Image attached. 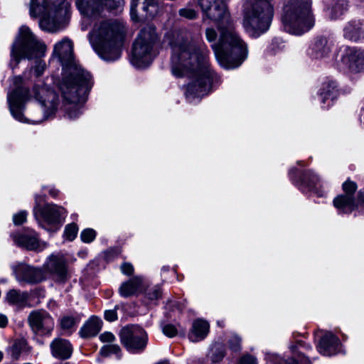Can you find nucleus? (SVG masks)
<instances>
[{
	"label": "nucleus",
	"instance_id": "f257e3e1",
	"mask_svg": "<svg viewBox=\"0 0 364 364\" xmlns=\"http://www.w3.org/2000/svg\"><path fill=\"white\" fill-rule=\"evenodd\" d=\"M165 38L171 50L173 75L192 79L186 91L187 100L192 102L207 95L220 78L211 69L209 50L201 35L196 30L181 28L168 32Z\"/></svg>",
	"mask_w": 364,
	"mask_h": 364
},
{
	"label": "nucleus",
	"instance_id": "f03ea898",
	"mask_svg": "<svg viewBox=\"0 0 364 364\" xmlns=\"http://www.w3.org/2000/svg\"><path fill=\"white\" fill-rule=\"evenodd\" d=\"M198 4L207 18L226 24L219 25V40L211 45L218 62L226 69L238 68L247 57V46L230 21L225 0H198Z\"/></svg>",
	"mask_w": 364,
	"mask_h": 364
},
{
	"label": "nucleus",
	"instance_id": "7ed1b4c3",
	"mask_svg": "<svg viewBox=\"0 0 364 364\" xmlns=\"http://www.w3.org/2000/svg\"><path fill=\"white\" fill-rule=\"evenodd\" d=\"M53 53L58 56L64 73L60 84L63 99L71 105L67 109L70 119H76L82 113V105L92 86L91 75L81 67L73 63V46L70 40L63 38L54 46Z\"/></svg>",
	"mask_w": 364,
	"mask_h": 364
},
{
	"label": "nucleus",
	"instance_id": "20e7f679",
	"mask_svg": "<svg viewBox=\"0 0 364 364\" xmlns=\"http://www.w3.org/2000/svg\"><path fill=\"white\" fill-rule=\"evenodd\" d=\"M15 89L8 93L7 100L11 115L21 122L40 123L53 114L57 109L58 97L57 94L46 85H36L33 87L32 93L34 99L41 105L42 117L28 119L24 117L23 111L25 103L30 99L29 91L23 87V77L16 76L13 79Z\"/></svg>",
	"mask_w": 364,
	"mask_h": 364
},
{
	"label": "nucleus",
	"instance_id": "39448f33",
	"mask_svg": "<svg viewBox=\"0 0 364 364\" xmlns=\"http://www.w3.org/2000/svg\"><path fill=\"white\" fill-rule=\"evenodd\" d=\"M124 31L122 23L112 19L103 20L95 23L89 33L90 43L102 59L114 61L120 58Z\"/></svg>",
	"mask_w": 364,
	"mask_h": 364
},
{
	"label": "nucleus",
	"instance_id": "423d86ee",
	"mask_svg": "<svg viewBox=\"0 0 364 364\" xmlns=\"http://www.w3.org/2000/svg\"><path fill=\"white\" fill-rule=\"evenodd\" d=\"M274 16L272 0H246L242 5V26L252 38L266 33Z\"/></svg>",
	"mask_w": 364,
	"mask_h": 364
},
{
	"label": "nucleus",
	"instance_id": "0eeeda50",
	"mask_svg": "<svg viewBox=\"0 0 364 364\" xmlns=\"http://www.w3.org/2000/svg\"><path fill=\"white\" fill-rule=\"evenodd\" d=\"M70 4L65 0H56L52 5L48 0H31L30 15L33 18L41 16L40 28L54 33L60 30L67 21Z\"/></svg>",
	"mask_w": 364,
	"mask_h": 364
},
{
	"label": "nucleus",
	"instance_id": "6e6552de",
	"mask_svg": "<svg viewBox=\"0 0 364 364\" xmlns=\"http://www.w3.org/2000/svg\"><path fill=\"white\" fill-rule=\"evenodd\" d=\"M311 0H289L282 14L284 29L294 35H301L314 25L311 10Z\"/></svg>",
	"mask_w": 364,
	"mask_h": 364
},
{
	"label": "nucleus",
	"instance_id": "1a4fd4ad",
	"mask_svg": "<svg viewBox=\"0 0 364 364\" xmlns=\"http://www.w3.org/2000/svg\"><path fill=\"white\" fill-rule=\"evenodd\" d=\"M158 40L155 28H144L133 44L132 63L139 68L149 65L157 55Z\"/></svg>",
	"mask_w": 364,
	"mask_h": 364
},
{
	"label": "nucleus",
	"instance_id": "9d476101",
	"mask_svg": "<svg viewBox=\"0 0 364 364\" xmlns=\"http://www.w3.org/2000/svg\"><path fill=\"white\" fill-rule=\"evenodd\" d=\"M45 46L34 36L30 28L23 26L20 28L11 46V60L16 66L21 59H38L44 55Z\"/></svg>",
	"mask_w": 364,
	"mask_h": 364
},
{
	"label": "nucleus",
	"instance_id": "9b49d317",
	"mask_svg": "<svg viewBox=\"0 0 364 364\" xmlns=\"http://www.w3.org/2000/svg\"><path fill=\"white\" fill-rule=\"evenodd\" d=\"M119 336L121 343L129 353H141L146 348L148 333L139 326H126L120 330Z\"/></svg>",
	"mask_w": 364,
	"mask_h": 364
},
{
	"label": "nucleus",
	"instance_id": "f8f14e48",
	"mask_svg": "<svg viewBox=\"0 0 364 364\" xmlns=\"http://www.w3.org/2000/svg\"><path fill=\"white\" fill-rule=\"evenodd\" d=\"M340 62L350 73L364 71V49L345 46L341 50Z\"/></svg>",
	"mask_w": 364,
	"mask_h": 364
},
{
	"label": "nucleus",
	"instance_id": "ddd939ff",
	"mask_svg": "<svg viewBox=\"0 0 364 364\" xmlns=\"http://www.w3.org/2000/svg\"><path fill=\"white\" fill-rule=\"evenodd\" d=\"M28 322L33 332L40 336L50 334L55 326L53 318L45 310L31 311L28 315Z\"/></svg>",
	"mask_w": 364,
	"mask_h": 364
},
{
	"label": "nucleus",
	"instance_id": "4468645a",
	"mask_svg": "<svg viewBox=\"0 0 364 364\" xmlns=\"http://www.w3.org/2000/svg\"><path fill=\"white\" fill-rule=\"evenodd\" d=\"M43 200V198L40 196L36 197V205L33 208V213L37 220L39 217L48 224H55L60 221L61 217L65 213V209L58 206L55 204L48 203L46 204L43 208L41 207V201Z\"/></svg>",
	"mask_w": 364,
	"mask_h": 364
},
{
	"label": "nucleus",
	"instance_id": "2eb2a0df",
	"mask_svg": "<svg viewBox=\"0 0 364 364\" xmlns=\"http://www.w3.org/2000/svg\"><path fill=\"white\" fill-rule=\"evenodd\" d=\"M44 266L53 279L58 282H64L70 277L68 261L62 255H50Z\"/></svg>",
	"mask_w": 364,
	"mask_h": 364
},
{
	"label": "nucleus",
	"instance_id": "dca6fc26",
	"mask_svg": "<svg viewBox=\"0 0 364 364\" xmlns=\"http://www.w3.org/2000/svg\"><path fill=\"white\" fill-rule=\"evenodd\" d=\"M13 272L18 282L36 284L45 279L41 269L26 264H19L14 267Z\"/></svg>",
	"mask_w": 364,
	"mask_h": 364
},
{
	"label": "nucleus",
	"instance_id": "f3484780",
	"mask_svg": "<svg viewBox=\"0 0 364 364\" xmlns=\"http://www.w3.org/2000/svg\"><path fill=\"white\" fill-rule=\"evenodd\" d=\"M75 4L80 14L87 19L97 20L102 16V0H76Z\"/></svg>",
	"mask_w": 364,
	"mask_h": 364
},
{
	"label": "nucleus",
	"instance_id": "a211bd4d",
	"mask_svg": "<svg viewBox=\"0 0 364 364\" xmlns=\"http://www.w3.org/2000/svg\"><path fill=\"white\" fill-rule=\"evenodd\" d=\"M341 345L339 338L331 332H326L320 338L316 346L318 351L326 356L335 355Z\"/></svg>",
	"mask_w": 364,
	"mask_h": 364
},
{
	"label": "nucleus",
	"instance_id": "6ab92c4d",
	"mask_svg": "<svg viewBox=\"0 0 364 364\" xmlns=\"http://www.w3.org/2000/svg\"><path fill=\"white\" fill-rule=\"evenodd\" d=\"M139 7L147 17H154L159 11V6L156 0H132L130 4L131 18L136 21L138 17L136 9Z\"/></svg>",
	"mask_w": 364,
	"mask_h": 364
},
{
	"label": "nucleus",
	"instance_id": "aec40b11",
	"mask_svg": "<svg viewBox=\"0 0 364 364\" xmlns=\"http://www.w3.org/2000/svg\"><path fill=\"white\" fill-rule=\"evenodd\" d=\"M13 240L18 246L28 250H36L40 247L38 235L33 230H27L23 232L14 235Z\"/></svg>",
	"mask_w": 364,
	"mask_h": 364
},
{
	"label": "nucleus",
	"instance_id": "412c9836",
	"mask_svg": "<svg viewBox=\"0 0 364 364\" xmlns=\"http://www.w3.org/2000/svg\"><path fill=\"white\" fill-rule=\"evenodd\" d=\"M331 45L324 37H318L310 45L307 53L314 59H322L328 55Z\"/></svg>",
	"mask_w": 364,
	"mask_h": 364
},
{
	"label": "nucleus",
	"instance_id": "4be33fe9",
	"mask_svg": "<svg viewBox=\"0 0 364 364\" xmlns=\"http://www.w3.org/2000/svg\"><path fill=\"white\" fill-rule=\"evenodd\" d=\"M343 36L346 39L353 42L364 40V22L360 20H353L348 23L343 29Z\"/></svg>",
	"mask_w": 364,
	"mask_h": 364
},
{
	"label": "nucleus",
	"instance_id": "5701e85b",
	"mask_svg": "<svg viewBox=\"0 0 364 364\" xmlns=\"http://www.w3.org/2000/svg\"><path fill=\"white\" fill-rule=\"evenodd\" d=\"M51 354L53 357L60 360L68 359L73 353V348L70 342L63 338H55L50 343Z\"/></svg>",
	"mask_w": 364,
	"mask_h": 364
},
{
	"label": "nucleus",
	"instance_id": "b1692460",
	"mask_svg": "<svg viewBox=\"0 0 364 364\" xmlns=\"http://www.w3.org/2000/svg\"><path fill=\"white\" fill-rule=\"evenodd\" d=\"M209 323L201 318L193 321L191 328L188 333V339L191 342H198L206 338L209 333Z\"/></svg>",
	"mask_w": 364,
	"mask_h": 364
},
{
	"label": "nucleus",
	"instance_id": "393cba45",
	"mask_svg": "<svg viewBox=\"0 0 364 364\" xmlns=\"http://www.w3.org/2000/svg\"><path fill=\"white\" fill-rule=\"evenodd\" d=\"M333 205L339 213L349 214L358 208L355 197L348 195H339L333 200Z\"/></svg>",
	"mask_w": 364,
	"mask_h": 364
},
{
	"label": "nucleus",
	"instance_id": "a878e982",
	"mask_svg": "<svg viewBox=\"0 0 364 364\" xmlns=\"http://www.w3.org/2000/svg\"><path fill=\"white\" fill-rule=\"evenodd\" d=\"M338 94L337 82L332 79H326L321 85L318 91L321 102L325 104L328 100L333 101Z\"/></svg>",
	"mask_w": 364,
	"mask_h": 364
},
{
	"label": "nucleus",
	"instance_id": "bb28decb",
	"mask_svg": "<svg viewBox=\"0 0 364 364\" xmlns=\"http://www.w3.org/2000/svg\"><path fill=\"white\" fill-rule=\"evenodd\" d=\"M142 289V278L134 277L128 281L123 282L119 289V294L127 298L137 294Z\"/></svg>",
	"mask_w": 364,
	"mask_h": 364
},
{
	"label": "nucleus",
	"instance_id": "cd10ccee",
	"mask_svg": "<svg viewBox=\"0 0 364 364\" xmlns=\"http://www.w3.org/2000/svg\"><path fill=\"white\" fill-rule=\"evenodd\" d=\"M303 348L306 350H311V346L309 344H306L302 341H297L295 346H291L290 348L293 353V357L283 361L282 363H274V364H311L309 360L306 358L297 349Z\"/></svg>",
	"mask_w": 364,
	"mask_h": 364
},
{
	"label": "nucleus",
	"instance_id": "c85d7f7f",
	"mask_svg": "<svg viewBox=\"0 0 364 364\" xmlns=\"http://www.w3.org/2000/svg\"><path fill=\"white\" fill-rule=\"evenodd\" d=\"M326 11L331 19H336L342 16L348 9L347 0H326Z\"/></svg>",
	"mask_w": 364,
	"mask_h": 364
},
{
	"label": "nucleus",
	"instance_id": "c756f323",
	"mask_svg": "<svg viewBox=\"0 0 364 364\" xmlns=\"http://www.w3.org/2000/svg\"><path fill=\"white\" fill-rule=\"evenodd\" d=\"M29 294L27 291H22L19 289H10L5 296V301L10 305L18 307H24L27 305Z\"/></svg>",
	"mask_w": 364,
	"mask_h": 364
},
{
	"label": "nucleus",
	"instance_id": "7c9ffc66",
	"mask_svg": "<svg viewBox=\"0 0 364 364\" xmlns=\"http://www.w3.org/2000/svg\"><path fill=\"white\" fill-rule=\"evenodd\" d=\"M101 328L100 320L96 316L90 317L79 331L80 336L89 338L95 336Z\"/></svg>",
	"mask_w": 364,
	"mask_h": 364
},
{
	"label": "nucleus",
	"instance_id": "2f4dec72",
	"mask_svg": "<svg viewBox=\"0 0 364 364\" xmlns=\"http://www.w3.org/2000/svg\"><path fill=\"white\" fill-rule=\"evenodd\" d=\"M206 356L211 364H220L225 356L224 344L219 342L211 344Z\"/></svg>",
	"mask_w": 364,
	"mask_h": 364
},
{
	"label": "nucleus",
	"instance_id": "473e14b6",
	"mask_svg": "<svg viewBox=\"0 0 364 364\" xmlns=\"http://www.w3.org/2000/svg\"><path fill=\"white\" fill-rule=\"evenodd\" d=\"M80 320L81 315L77 313L64 315L60 319V326L63 331L70 334L75 330Z\"/></svg>",
	"mask_w": 364,
	"mask_h": 364
},
{
	"label": "nucleus",
	"instance_id": "72a5a7b5",
	"mask_svg": "<svg viewBox=\"0 0 364 364\" xmlns=\"http://www.w3.org/2000/svg\"><path fill=\"white\" fill-rule=\"evenodd\" d=\"M27 348V342L25 339L16 340L9 348V353L14 360H18L22 352Z\"/></svg>",
	"mask_w": 364,
	"mask_h": 364
},
{
	"label": "nucleus",
	"instance_id": "f704fd0d",
	"mask_svg": "<svg viewBox=\"0 0 364 364\" xmlns=\"http://www.w3.org/2000/svg\"><path fill=\"white\" fill-rule=\"evenodd\" d=\"M319 181V178L311 171H306L303 175L301 183L309 187V191H315L316 186Z\"/></svg>",
	"mask_w": 364,
	"mask_h": 364
},
{
	"label": "nucleus",
	"instance_id": "c9c22d12",
	"mask_svg": "<svg viewBox=\"0 0 364 364\" xmlns=\"http://www.w3.org/2000/svg\"><path fill=\"white\" fill-rule=\"evenodd\" d=\"M100 354L102 356H109L111 355H116L117 358H120L122 357V350L120 347L117 344L112 345H106L104 346L100 351Z\"/></svg>",
	"mask_w": 364,
	"mask_h": 364
},
{
	"label": "nucleus",
	"instance_id": "e433bc0d",
	"mask_svg": "<svg viewBox=\"0 0 364 364\" xmlns=\"http://www.w3.org/2000/svg\"><path fill=\"white\" fill-rule=\"evenodd\" d=\"M241 338L236 335L232 334L227 341L228 348L232 352L237 353L241 350Z\"/></svg>",
	"mask_w": 364,
	"mask_h": 364
},
{
	"label": "nucleus",
	"instance_id": "4c0bfd02",
	"mask_svg": "<svg viewBox=\"0 0 364 364\" xmlns=\"http://www.w3.org/2000/svg\"><path fill=\"white\" fill-rule=\"evenodd\" d=\"M77 231H78V228L76 224H75V223L68 224L65 226V231H64V235L68 240L72 241L77 236Z\"/></svg>",
	"mask_w": 364,
	"mask_h": 364
},
{
	"label": "nucleus",
	"instance_id": "58836bf2",
	"mask_svg": "<svg viewBox=\"0 0 364 364\" xmlns=\"http://www.w3.org/2000/svg\"><path fill=\"white\" fill-rule=\"evenodd\" d=\"M104 9L109 11L118 10L124 5V0H102Z\"/></svg>",
	"mask_w": 364,
	"mask_h": 364
},
{
	"label": "nucleus",
	"instance_id": "ea45409f",
	"mask_svg": "<svg viewBox=\"0 0 364 364\" xmlns=\"http://www.w3.org/2000/svg\"><path fill=\"white\" fill-rule=\"evenodd\" d=\"M95 237L96 232L92 228H87L84 230L80 234L82 241L85 243H90L92 242Z\"/></svg>",
	"mask_w": 364,
	"mask_h": 364
},
{
	"label": "nucleus",
	"instance_id": "a19ab883",
	"mask_svg": "<svg viewBox=\"0 0 364 364\" xmlns=\"http://www.w3.org/2000/svg\"><path fill=\"white\" fill-rule=\"evenodd\" d=\"M357 189V185L355 182L350 180L346 181L343 184V190L344 193L343 195H348L354 197V193Z\"/></svg>",
	"mask_w": 364,
	"mask_h": 364
},
{
	"label": "nucleus",
	"instance_id": "79ce46f5",
	"mask_svg": "<svg viewBox=\"0 0 364 364\" xmlns=\"http://www.w3.org/2000/svg\"><path fill=\"white\" fill-rule=\"evenodd\" d=\"M178 14L180 16L189 20L195 19L198 16L197 12L191 8H183L179 9Z\"/></svg>",
	"mask_w": 364,
	"mask_h": 364
},
{
	"label": "nucleus",
	"instance_id": "37998d69",
	"mask_svg": "<svg viewBox=\"0 0 364 364\" xmlns=\"http://www.w3.org/2000/svg\"><path fill=\"white\" fill-rule=\"evenodd\" d=\"M161 296V288L158 286L154 287L146 292V296L151 301L159 299Z\"/></svg>",
	"mask_w": 364,
	"mask_h": 364
},
{
	"label": "nucleus",
	"instance_id": "c03bdc74",
	"mask_svg": "<svg viewBox=\"0 0 364 364\" xmlns=\"http://www.w3.org/2000/svg\"><path fill=\"white\" fill-rule=\"evenodd\" d=\"M27 215H28V213L26 210H21L19 213L14 215V216H13L14 223L16 225H21L22 223H23L26 221Z\"/></svg>",
	"mask_w": 364,
	"mask_h": 364
},
{
	"label": "nucleus",
	"instance_id": "a18cd8bd",
	"mask_svg": "<svg viewBox=\"0 0 364 364\" xmlns=\"http://www.w3.org/2000/svg\"><path fill=\"white\" fill-rule=\"evenodd\" d=\"M163 333L168 337H173L177 334V328L172 324H166L162 328Z\"/></svg>",
	"mask_w": 364,
	"mask_h": 364
},
{
	"label": "nucleus",
	"instance_id": "49530a36",
	"mask_svg": "<svg viewBox=\"0 0 364 364\" xmlns=\"http://www.w3.org/2000/svg\"><path fill=\"white\" fill-rule=\"evenodd\" d=\"M271 47L272 50L276 53L279 50H283L285 45L281 38H275L272 40Z\"/></svg>",
	"mask_w": 364,
	"mask_h": 364
},
{
	"label": "nucleus",
	"instance_id": "de8ad7c7",
	"mask_svg": "<svg viewBox=\"0 0 364 364\" xmlns=\"http://www.w3.org/2000/svg\"><path fill=\"white\" fill-rule=\"evenodd\" d=\"M117 306H115L114 309L106 310L104 314L105 319L109 322L116 321L117 319Z\"/></svg>",
	"mask_w": 364,
	"mask_h": 364
},
{
	"label": "nucleus",
	"instance_id": "09e8293b",
	"mask_svg": "<svg viewBox=\"0 0 364 364\" xmlns=\"http://www.w3.org/2000/svg\"><path fill=\"white\" fill-rule=\"evenodd\" d=\"M240 364H257V362L254 356L246 354L240 359Z\"/></svg>",
	"mask_w": 364,
	"mask_h": 364
},
{
	"label": "nucleus",
	"instance_id": "8fccbe9b",
	"mask_svg": "<svg viewBox=\"0 0 364 364\" xmlns=\"http://www.w3.org/2000/svg\"><path fill=\"white\" fill-rule=\"evenodd\" d=\"M100 339L102 342L112 343L115 340V336L113 333L106 331L100 336Z\"/></svg>",
	"mask_w": 364,
	"mask_h": 364
},
{
	"label": "nucleus",
	"instance_id": "3c124183",
	"mask_svg": "<svg viewBox=\"0 0 364 364\" xmlns=\"http://www.w3.org/2000/svg\"><path fill=\"white\" fill-rule=\"evenodd\" d=\"M217 33L215 29L209 28L205 30V37L210 43L214 42L217 38Z\"/></svg>",
	"mask_w": 364,
	"mask_h": 364
},
{
	"label": "nucleus",
	"instance_id": "603ef678",
	"mask_svg": "<svg viewBox=\"0 0 364 364\" xmlns=\"http://www.w3.org/2000/svg\"><path fill=\"white\" fill-rule=\"evenodd\" d=\"M121 270L126 275H132L134 272V267L132 264L124 262L121 266Z\"/></svg>",
	"mask_w": 364,
	"mask_h": 364
},
{
	"label": "nucleus",
	"instance_id": "864d4df0",
	"mask_svg": "<svg viewBox=\"0 0 364 364\" xmlns=\"http://www.w3.org/2000/svg\"><path fill=\"white\" fill-rule=\"evenodd\" d=\"M46 68V63L41 60H38L35 68V74L36 77L41 76Z\"/></svg>",
	"mask_w": 364,
	"mask_h": 364
},
{
	"label": "nucleus",
	"instance_id": "5fc2aeb1",
	"mask_svg": "<svg viewBox=\"0 0 364 364\" xmlns=\"http://www.w3.org/2000/svg\"><path fill=\"white\" fill-rule=\"evenodd\" d=\"M356 200V203L358 204L359 206H364V188L360 189L358 193V198Z\"/></svg>",
	"mask_w": 364,
	"mask_h": 364
},
{
	"label": "nucleus",
	"instance_id": "6e6d98bb",
	"mask_svg": "<svg viewBox=\"0 0 364 364\" xmlns=\"http://www.w3.org/2000/svg\"><path fill=\"white\" fill-rule=\"evenodd\" d=\"M8 323L7 317L4 314H0V328H4Z\"/></svg>",
	"mask_w": 364,
	"mask_h": 364
},
{
	"label": "nucleus",
	"instance_id": "4d7b16f0",
	"mask_svg": "<svg viewBox=\"0 0 364 364\" xmlns=\"http://www.w3.org/2000/svg\"><path fill=\"white\" fill-rule=\"evenodd\" d=\"M58 192L59 191L55 188H51L49 191L50 195L53 198H55L58 195Z\"/></svg>",
	"mask_w": 364,
	"mask_h": 364
},
{
	"label": "nucleus",
	"instance_id": "13d9d810",
	"mask_svg": "<svg viewBox=\"0 0 364 364\" xmlns=\"http://www.w3.org/2000/svg\"><path fill=\"white\" fill-rule=\"evenodd\" d=\"M296 168H291L290 171H289V174L291 175L294 171H296Z\"/></svg>",
	"mask_w": 364,
	"mask_h": 364
},
{
	"label": "nucleus",
	"instance_id": "bf43d9fd",
	"mask_svg": "<svg viewBox=\"0 0 364 364\" xmlns=\"http://www.w3.org/2000/svg\"><path fill=\"white\" fill-rule=\"evenodd\" d=\"M3 356H4L3 353L1 351H0V362L2 360Z\"/></svg>",
	"mask_w": 364,
	"mask_h": 364
}]
</instances>
